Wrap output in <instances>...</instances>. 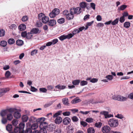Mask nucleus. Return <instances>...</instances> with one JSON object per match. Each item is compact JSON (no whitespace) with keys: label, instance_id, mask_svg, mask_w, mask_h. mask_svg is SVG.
Wrapping results in <instances>:
<instances>
[{"label":"nucleus","instance_id":"42","mask_svg":"<svg viewBox=\"0 0 133 133\" xmlns=\"http://www.w3.org/2000/svg\"><path fill=\"white\" fill-rule=\"evenodd\" d=\"M40 128V133H47V131L46 128Z\"/></svg>","mask_w":133,"mask_h":133},{"label":"nucleus","instance_id":"37","mask_svg":"<svg viewBox=\"0 0 133 133\" xmlns=\"http://www.w3.org/2000/svg\"><path fill=\"white\" fill-rule=\"evenodd\" d=\"M119 18H116L115 20L112 22L111 21V24L112 25H114L117 24L118 22Z\"/></svg>","mask_w":133,"mask_h":133},{"label":"nucleus","instance_id":"41","mask_svg":"<svg viewBox=\"0 0 133 133\" xmlns=\"http://www.w3.org/2000/svg\"><path fill=\"white\" fill-rule=\"evenodd\" d=\"M80 81L79 80H76L72 82V84L74 85H77L79 84Z\"/></svg>","mask_w":133,"mask_h":133},{"label":"nucleus","instance_id":"22","mask_svg":"<svg viewBox=\"0 0 133 133\" xmlns=\"http://www.w3.org/2000/svg\"><path fill=\"white\" fill-rule=\"evenodd\" d=\"M37 120V118L34 116H31L29 119V121L31 123H33Z\"/></svg>","mask_w":133,"mask_h":133},{"label":"nucleus","instance_id":"18","mask_svg":"<svg viewBox=\"0 0 133 133\" xmlns=\"http://www.w3.org/2000/svg\"><path fill=\"white\" fill-rule=\"evenodd\" d=\"M81 101V100L78 97H77L72 101L71 103L72 104H75L80 102Z\"/></svg>","mask_w":133,"mask_h":133},{"label":"nucleus","instance_id":"25","mask_svg":"<svg viewBox=\"0 0 133 133\" xmlns=\"http://www.w3.org/2000/svg\"><path fill=\"white\" fill-rule=\"evenodd\" d=\"M22 118L23 122H24L27 121L28 119V117L26 115H24L22 116Z\"/></svg>","mask_w":133,"mask_h":133},{"label":"nucleus","instance_id":"29","mask_svg":"<svg viewBox=\"0 0 133 133\" xmlns=\"http://www.w3.org/2000/svg\"><path fill=\"white\" fill-rule=\"evenodd\" d=\"M7 44V42L5 41H2L0 42V45L3 47L5 46Z\"/></svg>","mask_w":133,"mask_h":133},{"label":"nucleus","instance_id":"30","mask_svg":"<svg viewBox=\"0 0 133 133\" xmlns=\"http://www.w3.org/2000/svg\"><path fill=\"white\" fill-rule=\"evenodd\" d=\"M69 12V11L68 10H65L63 12L62 14L66 18Z\"/></svg>","mask_w":133,"mask_h":133},{"label":"nucleus","instance_id":"61","mask_svg":"<svg viewBox=\"0 0 133 133\" xmlns=\"http://www.w3.org/2000/svg\"><path fill=\"white\" fill-rule=\"evenodd\" d=\"M32 130L30 128H27L25 132V133H32Z\"/></svg>","mask_w":133,"mask_h":133},{"label":"nucleus","instance_id":"9","mask_svg":"<svg viewBox=\"0 0 133 133\" xmlns=\"http://www.w3.org/2000/svg\"><path fill=\"white\" fill-rule=\"evenodd\" d=\"M21 112L18 111H16L14 114V117L16 119L20 118L21 116V115L20 113Z\"/></svg>","mask_w":133,"mask_h":133},{"label":"nucleus","instance_id":"6","mask_svg":"<svg viewBox=\"0 0 133 133\" xmlns=\"http://www.w3.org/2000/svg\"><path fill=\"white\" fill-rule=\"evenodd\" d=\"M47 128L48 131L51 132L56 129V126L55 124H51L48 125Z\"/></svg>","mask_w":133,"mask_h":133},{"label":"nucleus","instance_id":"32","mask_svg":"<svg viewBox=\"0 0 133 133\" xmlns=\"http://www.w3.org/2000/svg\"><path fill=\"white\" fill-rule=\"evenodd\" d=\"M16 43L17 45L21 46L22 45L23 43V42L21 40L18 39L16 41Z\"/></svg>","mask_w":133,"mask_h":133},{"label":"nucleus","instance_id":"44","mask_svg":"<svg viewBox=\"0 0 133 133\" xmlns=\"http://www.w3.org/2000/svg\"><path fill=\"white\" fill-rule=\"evenodd\" d=\"M38 52V50L36 49H35L31 52V56H34Z\"/></svg>","mask_w":133,"mask_h":133},{"label":"nucleus","instance_id":"17","mask_svg":"<svg viewBox=\"0 0 133 133\" xmlns=\"http://www.w3.org/2000/svg\"><path fill=\"white\" fill-rule=\"evenodd\" d=\"M42 22L44 23H46L49 21V18L48 17L44 16L42 18Z\"/></svg>","mask_w":133,"mask_h":133},{"label":"nucleus","instance_id":"5","mask_svg":"<svg viewBox=\"0 0 133 133\" xmlns=\"http://www.w3.org/2000/svg\"><path fill=\"white\" fill-rule=\"evenodd\" d=\"M100 114L102 115H104L105 118L111 117H113V115L111 114H109V112L105 111H102L100 112Z\"/></svg>","mask_w":133,"mask_h":133},{"label":"nucleus","instance_id":"49","mask_svg":"<svg viewBox=\"0 0 133 133\" xmlns=\"http://www.w3.org/2000/svg\"><path fill=\"white\" fill-rule=\"evenodd\" d=\"M12 122L13 125L15 126H16L18 123V121L16 119L13 120Z\"/></svg>","mask_w":133,"mask_h":133},{"label":"nucleus","instance_id":"24","mask_svg":"<svg viewBox=\"0 0 133 133\" xmlns=\"http://www.w3.org/2000/svg\"><path fill=\"white\" fill-rule=\"evenodd\" d=\"M38 126V124L36 123L33 124L31 127V129L32 130H35L37 128Z\"/></svg>","mask_w":133,"mask_h":133},{"label":"nucleus","instance_id":"56","mask_svg":"<svg viewBox=\"0 0 133 133\" xmlns=\"http://www.w3.org/2000/svg\"><path fill=\"white\" fill-rule=\"evenodd\" d=\"M36 25L37 27H40L42 25V23L40 21H37L36 22Z\"/></svg>","mask_w":133,"mask_h":133},{"label":"nucleus","instance_id":"53","mask_svg":"<svg viewBox=\"0 0 133 133\" xmlns=\"http://www.w3.org/2000/svg\"><path fill=\"white\" fill-rule=\"evenodd\" d=\"M49 15L51 18H53L56 16L54 12H53V11L49 14Z\"/></svg>","mask_w":133,"mask_h":133},{"label":"nucleus","instance_id":"11","mask_svg":"<svg viewBox=\"0 0 133 133\" xmlns=\"http://www.w3.org/2000/svg\"><path fill=\"white\" fill-rule=\"evenodd\" d=\"M117 100L120 101H124L127 100V98L120 95H117Z\"/></svg>","mask_w":133,"mask_h":133},{"label":"nucleus","instance_id":"26","mask_svg":"<svg viewBox=\"0 0 133 133\" xmlns=\"http://www.w3.org/2000/svg\"><path fill=\"white\" fill-rule=\"evenodd\" d=\"M87 131L88 133H94L95 130L93 128L90 127L88 129Z\"/></svg>","mask_w":133,"mask_h":133},{"label":"nucleus","instance_id":"14","mask_svg":"<svg viewBox=\"0 0 133 133\" xmlns=\"http://www.w3.org/2000/svg\"><path fill=\"white\" fill-rule=\"evenodd\" d=\"M62 119L60 117L58 116L55 119V121L56 123L57 124H59L62 121Z\"/></svg>","mask_w":133,"mask_h":133},{"label":"nucleus","instance_id":"58","mask_svg":"<svg viewBox=\"0 0 133 133\" xmlns=\"http://www.w3.org/2000/svg\"><path fill=\"white\" fill-rule=\"evenodd\" d=\"M79 32V31L78 30V29H75L74 31H73L72 32V35H73V36L74 35L77 33H78Z\"/></svg>","mask_w":133,"mask_h":133},{"label":"nucleus","instance_id":"51","mask_svg":"<svg viewBox=\"0 0 133 133\" xmlns=\"http://www.w3.org/2000/svg\"><path fill=\"white\" fill-rule=\"evenodd\" d=\"M3 93L4 94V93H6L7 92L9 91V88H4L1 89Z\"/></svg>","mask_w":133,"mask_h":133},{"label":"nucleus","instance_id":"12","mask_svg":"<svg viewBox=\"0 0 133 133\" xmlns=\"http://www.w3.org/2000/svg\"><path fill=\"white\" fill-rule=\"evenodd\" d=\"M56 21L53 19L49 21L48 24L50 26H52L55 25L56 24Z\"/></svg>","mask_w":133,"mask_h":133},{"label":"nucleus","instance_id":"46","mask_svg":"<svg viewBox=\"0 0 133 133\" xmlns=\"http://www.w3.org/2000/svg\"><path fill=\"white\" fill-rule=\"evenodd\" d=\"M102 123L101 122H98L97 123H96L95 124V125L96 127L100 128L101 127Z\"/></svg>","mask_w":133,"mask_h":133},{"label":"nucleus","instance_id":"35","mask_svg":"<svg viewBox=\"0 0 133 133\" xmlns=\"http://www.w3.org/2000/svg\"><path fill=\"white\" fill-rule=\"evenodd\" d=\"M56 88H57L59 89H63L65 88L66 86L64 85H58L55 86Z\"/></svg>","mask_w":133,"mask_h":133},{"label":"nucleus","instance_id":"16","mask_svg":"<svg viewBox=\"0 0 133 133\" xmlns=\"http://www.w3.org/2000/svg\"><path fill=\"white\" fill-rule=\"evenodd\" d=\"M45 121V118H41L37 119V120L36 121L37 122L36 123L37 124H39L43 122H44Z\"/></svg>","mask_w":133,"mask_h":133},{"label":"nucleus","instance_id":"55","mask_svg":"<svg viewBox=\"0 0 133 133\" xmlns=\"http://www.w3.org/2000/svg\"><path fill=\"white\" fill-rule=\"evenodd\" d=\"M44 15L43 13H41L38 15V18L39 19H42L43 17L44 16Z\"/></svg>","mask_w":133,"mask_h":133},{"label":"nucleus","instance_id":"40","mask_svg":"<svg viewBox=\"0 0 133 133\" xmlns=\"http://www.w3.org/2000/svg\"><path fill=\"white\" fill-rule=\"evenodd\" d=\"M57 22L59 23L60 24L63 23L65 22V19L63 18H61L58 19Z\"/></svg>","mask_w":133,"mask_h":133},{"label":"nucleus","instance_id":"54","mask_svg":"<svg viewBox=\"0 0 133 133\" xmlns=\"http://www.w3.org/2000/svg\"><path fill=\"white\" fill-rule=\"evenodd\" d=\"M88 82L86 81H83L81 82L80 85L81 86H84L87 84Z\"/></svg>","mask_w":133,"mask_h":133},{"label":"nucleus","instance_id":"50","mask_svg":"<svg viewBox=\"0 0 133 133\" xmlns=\"http://www.w3.org/2000/svg\"><path fill=\"white\" fill-rule=\"evenodd\" d=\"M86 121L89 123L92 122H93V119L91 118H88L86 119Z\"/></svg>","mask_w":133,"mask_h":133},{"label":"nucleus","instance_id":"43","mask_svg":"<svg viewBox=\"0 0 133 133\" xmlns=\"http://www.w3.org/2000/svg\"><path fill=\"white\" fill-rule=\"evenodd\" d=\"M5 34V31L3 29H0V37L4 36Z\"/></svg>","mask_w":133,"mask_h":133},{"label":"nucleus","instance_id":"60","mask_svg":"<svg viewBox=\"0 0 133 133\" xmlns=\"http://www.w3.org/2000/svg\"><path fill=\"white\" fill-rule=\"evenodd\" d=\"M39 91L43 92H46L47 91V89L45 88H42L39 89Z\"/></svg>","mask_w":133,"mask_h":133},{"label":"nucleus","instance_id":"28","mask_svg":"<svg viewBox=\"0 0 133 133\" xmlns=\"http://www.w3.org/2000/svg\"><path fill=\"white\" fill-rule=\"evenodd\" d=\"M12 129V126L11 124H8L6 126V129L8 131H11Z\"/></svg>","mask_w":133,"mask_h":133},{"label":"nucleus","instance_id":"47","mask_svg":"<svg viewBox=\"0 0 133 133\" xmlns=\"http://www.w3.org/2000/svg\"><path fill=\"white\" fill-rule=\"evenodd\" d=\"M114 77L112 75H108L105 78L107 79L108 80L110 81L113 79Z\"/></svg>","mask_w":133,"mask_h":133},{"label":"nucleus","instance_id":"3","mask_svg":"<svg viewBox=\"0 0 133 133\" xmlns=\"http://www.w3.org/2000/svg\"><path fill=\"white\" fill-rule=\"evenodd\" d=\"M73 36V35H72V34L70 33L66 35H62L59 37V38L60 40L62 41L66 38L70 39Z\"/></svg>","mask_w":133,"mask_h":133},{"label":"nucleus","instance_id":"59","mask_svg":"<svg viewBox=\"0 0 133 133\" xmlns=\"http://www.w3.org/2000/svg\"><path fill=\"white\" fill-rule=\"evenodd\" d=\"M27 33L25 31L23 32H22L21 35L23 37H26Z\"/></svg>","mask_w":133,"mask_h":133},{"label":"nucleus","instance_id":"31","mask_svg":"<svg viewBox=\"0 0 133 133\" xmlns=\"http://www.w3.org/2000/svg\"><path fill=\"white\" fill-rule=\"evenodd\" d=\"M25 126V123L24 122H22L19 124V128L22 131H24L23 129Z\"/></svg>","mask_w":133,"mask_h":133},{"label":"nucleus","instance_id":"52","mask_svg":"<svg viewBox=\"0 0 133 133\" xmlns=\"http://www.w3.org/2000/svg\"><path fill=\"white\" fill-rule=\"evenodd\" d=\"M54 133H61V130L60 128H58L55 130Z\"/></svg>","mask_w":133,"mask_h":133},{"label":"nucleus","instance_id":"4","mask_svg":"<svg viewBox=\"0 0 133 133\" xmlns=\"http://www.w3.org/2000/svg\"><path fill=\"white\" fill-rule=\"evenodd\" d=\"M110 127L107 125L104 126L101 128V131L103 133H108L110 131Z\"/></svg>","mask_w":133,"mask_h":133},{"label":"nucleus","instance_id":"48","mask_svg":"<svg viewBox=\"0 0 133 133\" xmlns=\"http://www.w3.org/2000/svg\"><path fill=\"white\" fill-rule=\"evenodd\" d=\"M11 75V74L10 72L9 71H6L5 74V76L6 78H9V76Z\"/></svg>","mask_w":133,"mask_h":133},{"label":"nucleus","instance_id":"19","mask_svg":"<svg viewBox=\"0 0 133 133\" xmlns=\"http://www.w3.org/2000/svg\"><path fill=\"white\" fill-rule=\"evenodd\" d=\"M26 28V26L24 24H22L18 27L19 29L21 31L24 30Z\"/></svg>","mask_w":133,"mask_h":133},{"label":"nucleus","instance_id":"64","mask_svg":"<svg viewBox=\"0 0 133 133\" xmlns=\"http://www.w3.org/2000/svg\"><path fill=\"white\" fill-rule=\"evenodd\" d=\"M125 20L124 17L123 16L119 18V21L121 23H122Z\"/></svg>","mask_w":133,"mask_h":133},{"label":"nucleus","instance_id":"23","mask_svg":"<svg viewBox=\"0 0 133 133\" xmlns=\"http://www.w3.org/2000/svg\"><path fill=\"white\" fill-rule=\"evenodd\" d=\"M62 101L63 104L65 105H68V98H65L62 99Z\"/></svg>","mask_w":133,"mask_h":133},{"label":"nucleus","instance_id":"27","mask_svg":"<svg viewBox=\"0 0 133 133\" xmlns=\"http://www.w3.org/2000/svg\"><path fill=\"white\" fill-rule=\"evenodd\" d=\"M8 42L9 44L12 45L15 43V40L14 38H10L8 40Z\"/></svg>","mask_w":133,"mask_h":133},{"label":"nucleus","instance_id":"8","mask_svg":"<svg viewBox=\"0 0 133 133\" xmlns=\"http://www.w3.org/2000/svg\"><path fill=\"white\" fill-rule=\"evenodd\" d=\"M71 10L70 9L69 10V12L67 17L66 19L68 20H70L72 19L74 17V15L73 12H71Z\"/></svg>","mask_w":133,"mask_h":133},{"label":"nucleus","instance_id":"13","mask_svg":"<svg viewBox=\"0 0 133 133\" xmlns=\"http://www.w3.org/2000/svg\"><path fill=\"white\" fill-rule=\"evenodd\" d=\"M48 124L46 122L44 121L39 124L40 128H46L47 127Z\"/></svg>","mask_w":133,"mask_h":133},{"label":"nucleus","instance_id":"1","mask_svg":"<svg viewBox=\"0 0 133 133\" xmlns=\"http://www.w3.org/2000/svg\"><path fill=\"white\" fill-rule=\"evenodd\" d=\"M108 124L111 127H116L118 125V122L117 120L114 118L110 119L108 122Z\"/></svg>","mask_w":133,"mask_h":133},{"label":"nucleus","instance_id":"62","mask_svg":"<svg viewBox=\"0 0 133 133\" xmlns=\"http://www.w3.org/2000/svg\"><path fill=\"white\" fill-rule=\"evenodd\" d=\"M2 123L3 124H5L7 122V119L5 118L2 117L1 120Z\"/></svg>","mask_w":133,"mask_h":133},{"label":"nucleus","instance_id":"34","mask_svg":"<svg viewBox=\"0 0 133 133\" xmlns=\"http://www.w3.org/2000/svg\"><path fill=\"white\" fill-rule=\"evenodd\" d=\"M13 118L12 115L11 114H8L7 115V119L9 121L12 120Z\"/></svg>","mask_w":133,"mask_h":133},{"label":"nucleus","instance_id":"15","mask_svg":"<svg viewBox=\"0 0 133 133\" xmlns=\"http://www.w3.org/2000/svg\"><path fill=\"white\" fill-rule=\"evenodd\" d=\"M32 34H36L39 33L40 32V31H39V29L38 28H34L32 29L30 31Z\"/></svg>","mask_w":133,"mask_h":133},{"label":"nucleus","instance_id":"45","mask_svg":"<svg viewBox=\"0 0 133 133\" xmlns=\"http://www.w3.org/2000/svg\"><path fill=\"white\" fill-rule=\"evenodd\" d=\"M53 12L56 15H58L59 12V10L58 9L55 8L53 10Z\"/></svg>","mask_w":133,"mask_h":133},{"label":"nucleus","instance_id":"57","mask_svg":"<svg viewBox=\"0 0 133 133\" xmlns=\"http://www.w3.org/2000/svg\"><path fill=\"white\" fill-rule=\"evenodd\" d=\"M28 19V17L27 16H23L22 20L23 22H25L27 21Z\"/></svg>","mask_w":133,"mask_h":133},{"label":"nucleus","instance_id":"63","mask_svg":"<svg viewBox=\"0 0 133 133\" xmlns=\"http://www.w3.org/2000/svg\"><path fill=\"white\" fill-rule=\"evenodd\" d=\"M58 40L57 39H55L51 42L52 44L54 45L56 44L58 42Z\"/></svg>","mask_w":133,"mask_h":133},{"label":"nucleus","instance_id":"36","mask_svg":"<svg viewBox=\"0 0 133 133\" xmlns=\"http://www.w3.org/2000/svg\"><path fill=\"white\" fill-rule=\"evenodd\" d=\"M130 25V23L129 22H125L124 23V27L128 28L129 27Z\"/></svg>","mask_w":133,"mask_h":133},{"label":"nucleus","instance_id":"20","mask_svg":"<svg viewBox=\"0 0 133 133\" xmlns=\"http://www.w3.org/2000/svg\"><path fill=\"white\" fill-rule=\"evenodd\" d=\"M22 131L18 127H16L14 129L15 133H21Z\"/></svg>","mask_w":133,"mask_h":133},{"label":"nucleus","instance_id":"33","mask_svg":"<svg viewBox=\"0 0 133 133\" xmlns=\"http://www.w3.org/2000/svg\"><path fill=\"white\" fill-rule=\"evenodd\" d=\"M127 7V6L125 5H121L120 7H119L118 10H123L125 9Z\"/></svg>","mask_w":133,"mask_h":133},{"label":"nucleus","instance_id":"21","mask_svg":"<svg viewBox=\"0 0 133 133\" xmlns=\"http://www.w3.org/2000/svg\"><path fill=\"white\" fill-rule=\"evenodd\" d=\"M9 112H12L15 111H21V109H17L15 108H11L8 109Z\"/></svg>","mask_w":133,"mask_h":133},{"label":"nucleus","instance_id":"38","mask_svg":"<svg viewBox=\"0 0 133 133\" xmlns=\"http://www.w3.org/2000/svg\"><path fill=\"white\" fill-rule=\"evenodd\" d=\"M7 112V111L6 110H2L0 113V115L2 117H3L6 114Z\"/></svg>","mask_w":133,"mask_h":133},{"label":"nucleus","instance_id":"10","mask_svg":"<svg viewBox=\"0 0 133 133\" xmlns=\"http://www.w3.org/2000/svg\"><path fill=\"white\" fill-rule=\"evenodd\" d=\"M71 119L68 117H66L63 119V123L64 125H68L70 122Z\"/></svg>","mask_w":133,"mask_h":133},{"label":"nucleus","instance_id":"7","mask_svg":"<svg viewBox=\"0 0 133 133\" xmlns=\"http://www.w3.org/2000/svg\"><path fill=\"white\" fill-rule=\"evenodd\" d=\"M88 4H87L85 2H81L79 4V7H81V9L86 8L88 10L89 8L88 6Z\"/></svg>","mask_w":133,"mask_h":133},{"label":"nucleus","instance_id":"2","mask_svg":"<svg viewBox=\"0 0 133 133\" xmlns=\"http://www.w3.org/2000/svg\"><path fill=\"white\" fill-rule=\"evenodd\" d=\"M71 10V12H73V14L78 15L80 14L82 11V9L79 7L76 8H74L70 9Z\"/></svg>","mask_w":133,"mask_h":133},{"label":"nucleus","instance_id":"39","mask_svg":"<svg viewBox=\"0 0 133 133\" xmlns=\"http://www.w3.org/2000/svg\"><path fill=\"white\" fill-rule=\"evenodd\" d=\"M32 37V34L31 32H28L27 34L26 38L28 39L31 38Z\"/></svg>","mask_w":133,"mask_h":133}]
</instances>
